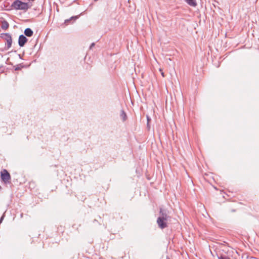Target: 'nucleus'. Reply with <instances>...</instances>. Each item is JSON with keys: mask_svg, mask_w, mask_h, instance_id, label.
<instances>
[{"mask_svg": "<svg viewBox=\"0 0 259 259\" xmlns=\"http://www.w3.org/2000/svg\"><path fill=\"white\" fill-rule=\"evenodd\" d=\"M98 0H94V2H97Z\"/></svg>", "mask_w": 259, "mask_h": 259, "instance_id": "20", "label": "nucleus"}, {"mask_svg": "<svg viewBox=\"0 0 259 259\" xmlns=\"http://www.w3.org/2000/svg\"><path fill=\"white\" fill-rule=\"evenodd\" d=\"M95 46V44L94 42L92 43L90 46V49H92Z\"/></svg>", "mask_w": 259, "mask_h": 259, "instance_id": "15", "label": "nucleus"}, {"mask_svg": "<svg viewBox=\"0 0 259 259\" xmlns=\"http://www.w3.org/2000/svg\"><path fill=\"white\" fill-rule=\"evenodd\" d=\"M156 222L158 227L161 229H163L167 227L168 221L166 220L158 217Z\"/></svg>", "mask_w": 259, "mask_h": 259, "instance_id": "5", "label": "nucleus"}, {"mask_svg": "<svg viewBox=\"0 0 259 259\" xmlns=\"http://www.w3.org/2000/svg\"><path fill=\"white\" fill-rule=\"evenodd\" d=\"M31 7V5H30L28 3L23 2L20 0H15L11 6L12 9L24 11H27Z\"/></svg>", "mask_w": 259, "mask_h": 259, "instance_id": "1", "label": "nucleus"}, {"mask_svg": "<svg viewBox=\"0 0 259 259\" xmlns=\"http://www.w3.org/2000/svg\"><path fill=\"white\" fill-rule=\"evenodd\" d=\"M147 127L150 128L149 123H148V122H147Z\"/></svg>", "mask_w": 259, "mask_h": 259, "instance_id": "17", "label": "nucleus"}, {"mask_svg": "<svg viewBox=\"0 0 259 259\" xmlns=\"http://www.w3.org/2000/svg\"><path fill=\"white\" fill-rule=\"evenodd\" d=\"M147 122H148V123H149V121L151 120L150 117L148 115H147Z\"/></svg>", "mask_w": 259, "mask_h": 259, "instance_id": "16", "label": "nucleus"}, {"mask_svg": "<svg viewBox=\"0 0 259 259\" xmlns=\"http://www.w3.org/2000/svg\"><path fill=\"white\" fill-rule=\"evenodd\" d=\"M24 67L23 63L19 64L15 66L14 69L15 71L19 70Z\"/></svg>", "mask_w": 259, "mask_h": 259, "instance_id": "12", "label": "nucleus"}, {"mask_svg": "<svg viewBox=\"0 0 259 259\" xmlns=\"http://www.w3.org/2000/svg\"><path fill=\"white\" fill-rule=\"evenodd\" d=\"M18 56H19V58L22 59V57L21 56V55L19 54Z\"/></svg>", "mask_w": 259, "mask_h": 259, "instance_id": "19", "label": "nucleus"}, {"mask_svg": "<svg viewBox=\"0 0 259 259\" xmlns=\"http://www.w3.org/2000/svg\"><path fill=\"white\" fill-rule=\"evenodd\" d=\"M161 75L164 77V73L163 72H161Z\"/></svg>", "mask_w": 259, "mask_h": 259, "instance_id": "18", "label": "nucleus"}, {"mask_svg": "<svg viewBox=\"0 0 259 259\" xmlns=\"http://www.w3.org/2000/svg\"><path fill=\"white\" fill-rule=\"evenodd\" d=\"M79 18V16H72L69 19H66L65 20L64 23L66 25H68L69 24V22H70L71 20H73L75 21Z\"/></svg>", "mask_w": 259, "mask_h": 259, "instance_id": "10", "label": "nucleus"}, {"mask_svg": "<svg viewBox=\"0 0 259 259\" xmlns=\"http://www.w3.org/2000/svg\"><path fill=\"white\" fill-rule=\"evenodd\" d=\"M28 39L23 34H21L19 36L18 38V45L19 47H23L25 44L27 42Z\"/></svg>", "mask_w": 259, "mask_h": 259, "instance_id": "6", "label": "nucleus"}, {"mask_svg": "<svg viewBox=\"0 0 259 259\" xmlns=\"http://www.w3.org/2000/svg\"><path fill=\"white\" fill-rule=\"evenodd\" d=\"M167 259H169V258L167 257Z\"/></svg>", "mask_w": 259, "mask_h": 259, "instance_id": "21", "label": "nucleus"}, {"mask_svg": "<svg viewBox=\"0 0 259 259\" xmlns=\"http://www.w3.org/2000/svg\"><path fill=\"white\" fill-rule=\"evenodd\" d=\"M159 218L170 221L171 217L168 215V211L167 209L160 208L159 210Z\"/></svg>", "mask_w": 259, "mask_h": 259, "instance_id": "4", "label": "nucleus"}, {"mask_svg": "<svg viewBox=\"0 0 259 259\" xmlns=\"http://www.w3.org/2000/svg\"><path fill=\"white\" fill-rule=\"evenodd\" d=\"M24 34L27 37H31L33 34V31L30 28H27L24 30Z\"/></svg>", "mask_w": 259, "mask_h": 259, "instance_id": "7", "label": "nucleus"}, {"mask_svg": "<svg viewBox=\"0 0 259 259\" xmlns=\"http://www.w3.org/2000/svg\"><path fill=\"white\" fill-rule=\"evenodd\" d=\"M0 37L4 39L6 41L5 50H8L12 47V38L11 34L9 33H2L1 34Z\"/></svg>", "mask_w": 259, "mask_h": 259, "instance_id": "2", "label": "nucleus"}, {"mask_svg": "<svg viewBox=\"0 0 259 259\" xmlns=\"http://www.w3.org/2000/svg\"><path fill=\"white\" fill-rule=\"evenodd\" d=\"M218 259H230V257L224 254L218 255Z\"/></svg>", "mask_w": 259, "mask_h": 259, "instance_id": "13", "label": "nucleus"}, {"mask_svg": "<svg viewBox=\"0 0 259 259\" xmlns=\"http://www.w3.org/2000/svg\"><path fill=\"white\" fill-rule=\"evenodd\" d=\"M120 117L123 121H125L127 119V115L123 110H121L120 113Z\"/></svg>", "mask_w": 259, "mask_h": 259, "instance_id": "11", "label": "nucleus"}, {"mask_svg": "<svg viewBox=\"0 0 259 259\" xmlns=\"http://www.w3.org/2000/svg\"><path fill=\"white\" fill-rule=\"evenodd\" d=\"M1 176L2 180L5 183H9L11 180V176L7 170L4 169L1 172Z\"/></svg>", "mask_w": 259, "mask_h": 259, "instance_id": "3", "label": "nucleus"}, {"mask_svg": "<svg viewBox=\"0 0 259 259\" xmlns=\"http://www.w3.org/2000/svg\"><path fill=\"white\" fill-rule=\"evenodd\" d=\"M184 1L190 6L195 7L197 5L196 0H184Z\"/></svg>", "mask_w": 259, "mask_h": 259, "instance_id": "9", "label": "nucleus"}, {"mask_svg": "<svg viewBox=\"0 0 259 259\" xmlns=\"http://www.w3.org/2000/svg\"><path fill=\"white\" fill-rule=\"evenodd\" d=\"M9 24L5 20L1 21V28L2 29L6 30L9 28Z\"/></svg>", "mask_w": 259, "mask_h": 259, "instance_id": "8", "label": "nucleus"}, {"mask_svg": "<svg viewBox=\"0 0 259 259\" xmlns=\"http://www.w3.org/2000/svg\"><path fill=\"white\" fill-rule=\"evenodd\" d=\"M4 217H5V215H4V214H3V215L0 218V224L3 222V221L4 219Z\"/></svg>", "mask_w": 259, "mask_h": 259, "instance_id": "14", "label": "nucleus"}]
</instances>
